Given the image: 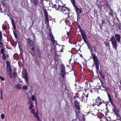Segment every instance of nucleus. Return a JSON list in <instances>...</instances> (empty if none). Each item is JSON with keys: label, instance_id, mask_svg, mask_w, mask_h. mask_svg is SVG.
Masks as SVG:
<instances>
[{"label": "nucleus", "instance_id": "nucleus-1", "mask_svg": "<svg viewBox=\"0 0 121 121\" xmlns=\"http://www.w3.org/2000/svg\"><path fill=\"white\" fill-rule=\"evenodd\" d=\"M89 50L90 51V52L91 55L93 57V59L94 62V63L95 65L96 68L97 69V72L99 70L98 60L92 48L90 49Z\"/></svg>", "mask_w": 121, "mask_h": 121}, {"label": "nucleus", "instance_id": "nucleus-2", "mask_svg": "<svg viewBox=\"0 0 121 121\" xmlns=\"http://www.w3.org/2000/svg\"><path fill=\"white\" fill-rule=\"evenodd\" d=\"M74 105L75 107L77 110H78V111H75L76 113V118H79V115L78 114L79 113V110L81 109V108L80 105L79 103L77 101L75 100L74 101Z\"/></svg>", "mask_w": 121, "mask_h": 121}, {"label": "nucleus", "instance_id": "nucleus-3", "mask_svg": "<svg viewBox=\"0 0 121 121\" xmlns=\"http://www.w3.org/2000/svg\"><path fill=\"white\" fill-rule=\"evenodd\" d=\"M57 9H59V10L65 14H68L69 13V9L67 7H65L64 5L60 6L59 5L58 6Z\"/></svg>", "mask_w": 121, "mask_h": 121}, {"label": "nucleus", "instance_id": "nucleus-4", "mask_svg": "<svg viewBox=\"0 0 121 121\" xmlns=\"http://www.w3.org/2000/svg\"><path fill=\"white\" fill-rule=\"evenodd\" d=\"M109 41H111L113 48L116 52H117V48L118 46L117 43L115 38L113 36L111 37Z\"/></svg>", "mask_w": 121, "mask_h": 121}, {"label": "nucleus", "instance_id": "nucleus-5", "mask_svg": "<svg viewBox=\"0 0 121 121\" xmlns=\"http://www.w3.org/2000/svg\"><path fill=\"white\" fill-rule=\"evenodd\" d=\"M28 50L31 53L32 56L35 55L34 51L35 48L34 46H27Z\"/></svg>", "mask_w": 121, "mask_h": 121}, {"label": "nucleus", "instance_id": "nucleus-6", "mask_svg": "<svg viewBox=\"0 0 121 121\" xmlns=\"http://www.w3.org/2000/svg\"><path fill=\"white\" fill-rule=\"evenodd\" d=\"M30 113L33 114L34 116L39 121L40 120V118L38 112L36 111L35 109L33 108L30 110Z\"/></svg>", "mask_w": 121, "mask_h": 121}, {"label": "nucleus", "instance_id": "nucleus-7", "mask_svg": "<svg viewBox=\"0 0 121 121\" xmlns=\"http://www.w3.org/2000/svg\"><path fill=\"white\" fill-rule=\"evenodd\" d=\"M113 107L112 108L113 111L115 113L117 117H119V111L118 108L116 106L114 105Z\"/></svg>", "mask_w": 121, "mask_h": 121}, {"label": "nucleus", "instance_id": "nucleus-8", "mask_svg": "<svg viewBox=\"0 0 121 121\" xmlns=\"http://www.w3.org/2000/svg\"><path fill=\"white\" fill-rule=\"evenodd\" d=\"M72 3L73 6L75 8L76 12L79 13H81L82 12V11L81 9L78 7L76 6L75 4V2L74 1V0H72Z\"/></svg>", "mask_w": 121, "mask_h": 121}, {"label": "nucleus", "instance_id": "nucleus-9", "mask_svg": "<svg viewBox=\"0 0 121 121\" xmlns=\"http://www.w3.org/2000/svg\"><path fill=\"white\" fill-rule=\"evenodd\" d=\"M44 14L45 15V18H46L45 23L47 25V26H49V21L48 17V14L46 10L44 9Z\"/></svg>", "mask_w": 121, "mask_h": 121}, {"label": "nucleus", "instance_id": "nucleus-10", "mask_svg": "<svg viewBox=\"0 0 121 121\" xmlns=\"http://www.w3.org/2000/svg\"><path fill=\"white\" fill-rule=\"evenodd\" d=\"M88 96L87 94L86 95L85 94H84L82 95L81 97L82 99L81 101L82 102H84L85 103H86L87 102V97Z\"/></svg>", "mask_w": 121, "mask_h": 121}, {"label": "nucleus", "instance_id": "nucleus-11", "mask_svg": "<svg viewBox=\"0 0 121 121\" xmlns=\"http://www.w3.org/2000/svg\"><path fill=\"white\" fill-rule=\"evenodd\" d=\"M7 66L6 68V71L7 72V73H10L12 72V70L11 66L9 64H8V62H7Z\"/></svg>", "mask_w": 121, "mask_h": 121}, {"label": "nucleus", "instance_id": "nucleus-12", "mask_svg": "<svg viewBox=\"0 0 121 121\" xmlns=\"http://www.w3.org/2000/svg\"><path fill=\"white\" fill-rule=\"evenodd\" d=\"M115 37L116 41L118 43H120L121 42L120 39L121 38L120 35L118 34H115Z\"/></svg>", "mask_w": 121, "mask_h": 121}, {"label": "nucleus", "instance_id": "nucleus-13", "mask_svg": "<svg viewBox=\"0 0 121 121\" xmlns=\"http://www.w3.org/2000/svg\"><path fill=\"white\" fill-rule=\"evenodd\" d=\"M27 46H34L33 42L30 39L28 38L27 39Z\"/></svg>", "mask_w": 121, "mask_h": 121}, {"label": "nucleus", "instance_id": "nucleus-14", "mask_svg": "<svg viewBox=\"0 0 121 121\" xmlns=\"http://www.w3.org/2000/svg\"><path fill=\"white\" fill-rule=\"evenodd\" d=\"M85 43L86 44L87 46L88 47V48L89 49L92 48L93 47V45L90 42L88 41H87L86 42H85Z\"/></svg>", "mask_w": 121, "mask_h": 121}, {"label": "nucleus", "instance_id": "nucleus-15", "mask_svg": "<svg viewBox=\"0 0 121 121\" xmlns=\"http://www.w3.org/2000/svg\"><path fill=\"white\" fill-rule=\"evenodd\" d=\"M24 78L26 82L28 83V75L26 72L25 73V74H24Z\"/></svg>", "mask_w": 121, "mask_h": 121}, {"label": "nucleus", "instance_id": "nucleus-16", "mask_svg": "<svg viewBox=\"0 0 121 121\" xmlns=\"http://www.w3.org/2000/svg\"><path fill=\"white\" fill-rule=\"evenodd\" d=\"M50 37L51 38V40L52 41V42L53 43H55V41L54 40V38L53 37L52 33H50Z\"/></svg>", "mask_w": 121, "mask_h": 121}, {"label": "nucleus", "instance_id": "nucleus-17", "mask_svg": "<svg viewBox=\"0 0 121 121\" xmlns=\"http://www.w3.org/2000/svg\"><path fill=\"white\" fill-rule=\"evenodd\" d=\"M50 37L51 38V40L52 41V42L53 43H55V41L54 40V38L53 37L52 33H50Z\"/></svg>", "mask_w": 121, "mask_h": 121}, {"label": "nucleus", "instance_id": "nucleus-18", "mask_svg": "<svg viewBox=\"0 0 121 121\" xmlns=\"http://www.w3.org/2000/svg\"><path fill=\"white\" fill-rule=\"evenodd\" d=\"M107 11L108 12V13H109V15H110L111 16H113L112 10L110 8H109L107 10Z\"/></svg>", "mask_w": 121, "mask_h": 121}, {"label": "nucleus", "instance_id": "nucleus-19", "mask_svg": "<svg viewBox=\"0 0 121 121\" xmlns=\"http://www.w3.org/2000/svg\"><path fill=\"white\" fill-rule=\"evenodd\" d=\"M22 85L20 84H18L15 85V86L17 89H21L22 88Z\"/></svg>", "mask_w": 121, "mask_h": 121}, {"label": "nucleus", "instance_id": "nucleus-20", "mask_svg": "<svg viewBox=\"0 0 121 121\" xmlns=\"http://www.w3.org/2000/svg\"><path fill=\"white\" fill-rule=\"evenodd\" d=\"M82 36V38L84 40V42H86V41H87V40H85V38H86V36L85 33H84L83 34H82L81 35Z\"/></svg>", "mask_w": 121, "mask_h": 121}, {"label": "nucleus", "instance_id": "nucleus-21", "mask_svg": "<svg viewBox=\"0 0 121 121\" xmlns=\"http://www.w3.org/2000/svg\"><path fill=\"white\" fill-rule=\"evenodd\" d=\"M61 73L62 74L61 76L62 78H64V76L66 75L65 70L61 71Z\"/></svg>", "mask_w": 121, "mask_h": 121}, {"label": "nucleus", "instance_id": "nucleus-22", "mask_svg": "<svg viewBox=\"0 0 121 121\" xmlns=\"http://www.w3.org/2000/svg\"><path fill=\"white\" fill-rule=\"evenodd\" d=\"M61 71L65 70V68L64 65H61Z\"/></svg>", "mask_w": 121, "mask_h": 121}, {"label": "nucleus", "instance_id": "nucleus-23", "mask_svg": "<svg viewBox=\"0 0 121 121\" xmlns=\"http://www.w3.org/2000/svg\"><path fill=\"white\" fill-rule=\"evenodd\" d=\"M33 2L35 6H38V0H33Z\"/></svg>", "mask_w": 121, "mask_h": 121}, {"label": "nucleus", "instance_id": "nucleus-24", "mask_svg": "<svg viewBox=\"0 0 121 121\" xmlns=\"http://www.w3.org/2000/svg\"><path fill=\"white\" fill-rule=\"evenodd\" d=\"M28 86L26 85H24L22 87V88L25 91L27 90Z\"/></svg>", "mask_w": 121, "mask_h": 121}, {"label": "nucleus", "instance_id": "nucleus-25", "mask_svg": "<svg viewBox=\"0 0 121 121\" xmlns=\"http://www.w3.org/2000/svg\"><path fill=\"white\" fill-rule=\"evenodd\" d=\"M30 102L31 103V104L30 105V106L29 107V110L33 108L34 106L32 102H31V101H30Z\"/></svg>", "mask_w": 121, "mask_h": 121}, {"label": "nucleus", "instance_id": "nucleus-26", "mask_svg": "<svg viewBox=\"0 0 121 121\" xmlns=\"http://www.w3.org/2000/svg\"><path fill=\"white\" fill-rule=\"evenodd\" d=\"M96 104L97 105V106L99 107L100 105L102 104V103L101 102H99V101H97L95 102Z\"/></svg>", "mask_w": 121, "mask_h": 121}, {"label": "nucleus", "instance_id": "nucleus-27", "mask_svg": "<svg viewBox=\"0 0 121 121\" xmlns=\"http://www.w3.org/2000/svg\"><path fill=\"white\" fill-rule=\"evenodd\" d=\"M12 73V72H10V73H7L8 75L10 78H12L13 77V75Z\"/></svg>", "mask_w": 121, "mask_h": 121}, {"label": "nucleus", "instance_id": "nucleus-28", "mask_svg": "<svg viewBox=\"0 0 121 121\" xmlns=\"http://www.w3.org/2000/svg\"><path fill=\"white\" fill-rule=\"evenodd\" d=\"M13 33H14V35L16 39H17V33H16L15 31L14 30H13Z\"/></svg>", "mask_w": 121, "mask_h": 121}, {"label": "nucleus", "instance_id": "nucleus-29", "mask_svg": "<svg viewBox=\"0 0 121 121\" xmlns=\"http://www.w3.org/2000/svg\"><path fill=\"white\" fill-rule=\"evenodd\" d=\"M2 27L3 30H5L7 28V27L4 24L2 25Z\"/></svg>", "mask_w": 121, "mask_h": 121}, {"label": "nucleus", "instance_id": "nucleus-30", "mask_svg": "<svg viewBox=\"0 0 121 121\" xmlns=\"http://www.w3.org/2000/svg\"><path fill=\"white\" fill-rule=\"evenodd\" d=\"M104 43L105 44V46H108L109 47V48H110L109 45V43L108 42H105Z\"/></svg>", "mask_w": 121, "mask_h": 121}, {"label": "nucleus", "instance_id": "nucleus-31", "mask_svg": "<svg viewBox=\"0 0 121 121\" xmlns=\"http://www.w3.org/2000/svg\"><path fill=\"white\" fill-rule=\"evenodd\" d=\"M79 81H76L75 82L76 83L75 84V85L76 86L77 85H79Z\"/></svg>", "mask_w": 121, "mask_h": 121}, {"label": "nucleus", "instance_id": "nucleus-32", "mask_svg": "<svg viewBox=\"0 0 121 121\" xmlns=\"http://www.w3.org/2000/svg\"><path fill=\"white\" fill-rule=\"evenodd\" d=\"M13 73L14 78H16L17 76V73H15V72H14Z\"/></svg>", "mask_w": 121, "mask_h": 121}, {"label": "nucleus", "instance_id": "nucleus-33", "mask_svg": "<svg viewBox=\"0 0 121 121\" xmlns=\"http://www.w3.org/2000/svg\"><path fill=\"white\" fill-rule=\"evenodd\" d=\"M93 47L92 48H93L94 51L95 52H96V48L97 47L96 46L93 45Z\"/></svg>", "mask_w": 121, "mask_h": 121}, {"label": "nucleus", "instance_id": "nucleus-34", "mask_svg": "<svg viewBox=\"0 0 121 121\" xmlns=\"http://www.w3.org/2000/svg\"><path fill=\"white\" fill-rule=\"evenodd\" d=\"M52 7L53 8H55L56 10H59V9H57L58 7L57 8V7L56 5V4H54V5H53V6H52Z\"/></svg>", "mask_w": 121, "mask_h": 121}, {"label": "nucleus", "instance_id": "nucleus-35", "mask_svg": "<svg viewBox=\"0 0 121 121\" xmlns=\"http://www.w3.org/2000/svg\"><path fill=\"white\" fill-rule=\"evenodd\" d=\"M80 31L81 33V35H82V34H83L85 33V31L83 30L82 29H80Z\"/></svg>", "mask_w": 121, "mask_h": 121}, {"label": "nucleus", "instance_id": "nucleus-36", "mask_svg": "<svg viewBox=\"0 0 121 121\" xmlns=\"http://www.w3.org/2000/svg\"><path fill=\"white\" fill-rule=\"evenodd\" d=\"M96 69L97 70V69ZM98 71H99V75H100V76H101V75L102 74H103L102 73V72H101V71H99V70H98V71H97V70H96V73H97V74H98Z\"/></svg>", "mask_w": 121, "mask_h": 121}, {"label": "nucleus", "instance_id": "nucleus-37", "mask_svg": "<svg viewBox=\"0 0 121 121\" xmlns=\"http://www.w3.org/2000/svg\"><path fill=\"white\" fill-rule=\"evenodd\" d=\"M3 57L4 60H6V57L5 54H3Z\"/></svg>", "mask_w": 121, "mask_h": 121}, {"label": "nucleus", "instance_id": "nucleus-38", "mask_svg": "<svg viewBox=\"0 0 121 121\" xmlns=\"http://www.w3.org/2000/svg\"><path fill=\"white\" fill-rule=\"evenodd\" d=\"M109 102H110V103L112 104V105L113 106V105H115L113 103V100H109Z\"/></svg>", "mask_w": 121, "mask_h": 121}, {"label": "nucleus", "instance_id": "nucleus-39", "mask_svg": "<svg viewBox=\"0 0 121 121\" xmlns=\"http://www.w3.org/2000/svg\"><path fill=\"white\" fill-rule=\"evenodd\" d=\"M3 47V44L0 41V48H2Z\"/></svg>", "mask_w": 121, "mask_h": 121}, {"label": "nucleus", "instance_id": "nucleus-40", "mask_svg": "<svg viewBox=\"0 0 121 121\" xmlns=\"http://www.w3.org/2000/svg\"><path fill=\"white\" fill-rule=\"evenodd\" d=\"M108 99L109 100H112L111 99V95H110L109 94H108Z\"/></svg>", "mask_w": 121, "mask_h": 121}, {"label": "nucleus", "instance_id": "nucleus-41", "mask_svg": "<svg viewBox=\"0 0 121 121\" xmlns=\"http://www.w3.org/2000/svg\"><path fill=\"white\" fill-rule=\"evenodd\" d=\"M117 27L118 29L121 30V25L118 24L117 25Z\"/></svg>", "mask_w": 121, "mask_h": 121}, {"label": "nucleus", "instance_id": "nucleus-42", "mask_svg": "<svg viewBox=\"0 0 121 121\" xmlns=\"http://www.w3.org/2000/svg\"><path fill=\"white\" fill-rule=\"evenodd\" d=\"M1 118L2 119H3L4 117V115L3 114H2L1 115Z\"/></svg>", "mask_w": 121, "mask_h": 121}, {"label": "nucleus", "instance_id": "nucleus-43", "mask_svg": "<svg viewBox=\"0 0 121 121\" xmlns=\"http://www.w3.org/2000/svg\"><path fill=\"white\" fill-rule=\"evenodd\" d=\"M100 76H101L102 79H103L104 78V74L103 73Z\"/></svg>", "mask_w": 121, "mask_h": 121}, {"label": "nucleus", "instance_id": "nucleus-44", "mask_svg": "<svg viewBox=\"0 0 121 121\" xmlns=\"http://www.w3.org/2000/svg\"><path fill=\"white\" fill-rule=\"evenodd\" d=\"M12 25L13 26V29L14 30H15L16 27L15 24L13 25Z\"/></svg>", "mask_w": 121, "mask_h": 121}, {"label": "nucleus", "instance_id": "nucleus-45", "mask_svg": "<svg viewBox=\"0 0 121 121\" xmlns=\"http://www.w3.org/2000/svg\"><path fill=\"white\" fill-rule=\"evenodd\" d=\"M0 78L2 81H3L4 80V78L3 77H2L0 76Z\"/></svg>", "mask_w": 121, "mask_h": 121}, {"label": "nucleus", "instance_id": "nucleus-46", "mask_svg": "<svg viewBox=\"0 0 121 121\" xmlns=\"http://www.w3.org/2000/svg\"><path fill=\"white\" fill-rule=\"evenodd\" d=\"M12 23V25L15 24L14 20L13 19H12L11 20Z\"/></svg>", "mask_w": 121, "mask_h": 121}, {"label": "nucleus", "instance_id": "nucleus-47", "mask_svg": "<svg viewBox=\"0 0 121 121\" xmlns=\"http://www.w3.org/2000/svg\"><path fill=\"white\" fill-rule=\"evenodd\" d=\"M4 50L2 48L1 50V54H3L4 52Z\"/></svg>", "mask_w": 121, "mask_h": 121}, {"label": "nucleus", "instance_id": "nucleus-48", "mask_svg": "<svg viewBox=\"0 0 121 121\" xmlns=\"http://www.w3.org/2000/svg\"><path fill=\"white\" fill-rule=\"evenodd\" d=\"M31 98L32 99V100L33 101H34L35 100V97L34 96H33L31 97Z\"/></svg>", "mask_w": 121, "mask_h": 121}, {"label": "nucleus", "instance_id": "nucleus-49", "mask_svg": "<svg viewBox=\"0 0 121 121\" xmlns=\"http://www.w3.org/2000/svg\"><path fill=\"white\" fill-rule=\"evenodd\" d=\"M18 81L19 82H22V81L21 79H20V78H18Z\"/></svg>", "mask_w": 121, "mask_h": 121}, {"label": "nucleus", "instance_id": "nucleus-50", "mask_svg": "<svg viewBox=\"0 0 121 121\" xmlns=\"http://www.w3.org/2000/svg\"><path fill=\"white\" fill-rule=\"evenodd\" d=\"M101 87L105 89V87L103 85H102V86H101Z\"/></svg>", "mask_w": 121, "mask_h": 121}, {"label": "nucleus", "instance_id": "nucleus-51", "mask_svg": "<svg viewBox=\"0 0 121 121\" xmlns=\"http://www.w3.org/2000/svg\"><path fill=\"white\" fill-rule=\"evenodd\" d=\"M2 40V36H0V41H1Z\"/></svg>", "mask_w": 121, "mask_h": 121}, {"label": "nucleus", "instance_id": "nucleus-52", "mask_svg": "<svg viewBox=\"0 0 121 121\" xmlns=\"http://www.w3.org/2000/svg\"><path fill=\"white\" fill-rule=\"evenodd\" d=\"M102 24H104V23H105L104 21V20H102Z\"/></svg>", "mask_w": 121, "mask_h": 121}, {"label": "nucleus", "instance_id": "nucleus-53", "mask_svg": "<svg viewBox=\"0 0 121 121\" xmlns=\"http://www.w3.org/2000/svg\"><path fill=\"white\" fill-rule=\"evenodd\" d=\"M77 120V119L76 118H75L72 121H76Z\"/></svg>", "mask_w": 121, "mask_h": 121}, {"label": "nucleus", "instance_id": "nucleus-54", "mask_svg": "<svg viewBox=\"0 0 121 121\" xmlns=\"http://www.w3.org/2000/svg\"><path fill=\"white\" fill-rule=\"evenodd\" d=\"M2 95H1V96H0L1 98L2 99H3V97H2Z\"/></svg>", "mask_w": 121, "mask_h": 121}, {"label": "nucleus", "instance_id": "nucleus-55", "mask_svg": "<svg viewBox=\"0 0 121 121\" xmlns=\"http://www.w3.org/2000/svg\"><path fill=\"white\" fill-rule=\"evenodd\" d=\"M35 104L36 106L37 105V101H36V100H35Z\"/></svg>", "mask_w": 121, "mask_h": 121}, {"label": "nucleus", "instance_id": "nucleus-56", "mask_svg": "<svg viewBox=\"0 0 121 121\" xmlns=\"http://www.w3.org/2000/svg\"><path fill=\"white\" fill-rule=\"evenodd\" d=\"M2 36V34L1 31H0V36Z\"/></svg>", "mask_w": 121, "mask_h": 121}, {"label": "nucleus", "instance_id": "nucleus-57", "mask_svg": "<svg viewBox=\"0 0 121 121\" xmlns=\"http://www.w3.org/2000/svg\"><path fill=\"white\" fill-rule=\"evenodd\" d=\"M71 59H70V60H69V64H70V62L71 61Z\"/></svg>", "mask_w": 121, "mask_h": 121}, {"label": "nucleus", "instance_id": "nucleus-58", "mask_svg": "<svg viewBox=\"0 0 121 121\" xmlns=\"http://www.w3.org/2000/svg\"><path fill=\"white\" fill-rule=\"evenodd\" d=\"M0 95H2V93L1 90V91H0Z\"/></svg>", "mask_w": 121, "mask_h": 121}, {"label": "nucleus", "instance_id": "nucleus-59", "mask_svg": "<svg viewBox=\"0 0 121 121\" xmlns=\"http://www.w3.org/2000/svg\"><path fill=\"white\" fill-rule=\"evenodd\" d=\"M52 50H53V49L51 48V52H52Z\"/></svg>", "mask_w": 121, "mask_h": 121}, {"label": "nucleus", "instance_id": "nucleus-60", "mask_svg": "<svg viewBox=\"0 0 121 121\" xmlns=\"http://www.w3.org/2000/svg\"><path fill=\"white\" fill-rule=\"evenodd\" d=\"M30 104V102H28L27 103V104Z\"/></svg>", "mask_w": 121, "mask_h": 121}, {"label": "nucleus", "instance_id": "nucleus-61", "mask_svg": "<svg viewBox=\"0 0 121 121\" xmlns=\"http://www.w3.org/2000/svg\"><path fill=\"white\" fill-rule=\"evenodd\" d=\"M99 98H100V97H99L98 98V99L97 100V101H99Z\"/></svg>", "mask_w": 121, "mask_h": 121}, {"label": "nucleus", "instance_id": "nucleus-62", "mask_svg": "<svg viewBox=\"0 0 121 121\" xmlns=\"http://www.w3.org/2000/svg\"><path fill=\"white\" fill-rule=\"evenodd\" d=\"M95 105L94 104H92V105L94 107Z\"/></svg>", "mask_w": 121, "mask_h": 121}, {"label": "nucleus", "instance_id": "nucleus-63", "mask_svg": "<svg viewBox=\"0 0 121 121\" xmlns=\"http://www.w3.org/2000/svg\"><path fill=\"white\" fill-rule=\"evenodd\" d=\"M40 1H41V2H43V0H40Z\"/></svg>", "mask_w": 121, "mask_h": 121}, {"label": "nucleus", "instance_id": "nucleus-64", "mask_svg": "<svg viewBox=\"0 0 121 121\" xmlns=\"http://www.w3.org/2000/svg\"><path fill=\"white\" fill-rule=\"evenodd\" d=\"M83 121H84L85 120V118H83Z\"/></svg>", "mask_w": 121, "mask_h": 121}]
</instances>
